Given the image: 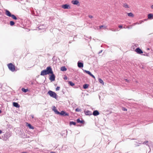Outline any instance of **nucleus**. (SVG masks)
<instances>
[{
    "label": "nucleus",
    "mask_w": 153,
    "mask_h": 153,
    "mask_svg": "<svg viewBox=\"0 0 153 153\" xmlns=\"http://www.w3.org/2000/svg\"><path fill=\"white\" fill-rule=\"evenodd\" d=\"M51 74H53V71L51 66H48L46 69L41 71L40 75L45 76Z\"/></svg>",
    "instance_id": "obj_1"
},
{
    "label": "nucleus",
    "mask_w": 153,
    "mask_h": 153,
    "mask_svg": "<svg viewBox=\"0 0 153 153\" xmlns=\"http://www.w3.org/2000/svg\"><path fill=\"white\" fill-rule=\"evenodd\" d=\"M8 67L10 70L12 71H15V66L12 63H10L7 65Z\"/></svg>",
    "instance_id": "obj_2"
},
{
    "label": "nucleus",
    "mask_w": 153,
    "mask_h": 153,
    "mask_svg": "<svg viewBox=\"0 0 153 153\" xmlns=\"http://www.w3.org/2000/svg\"><path fill=\"white\" fill-rule=\"evenodd\" d=\"M48 94L51 97L56 98L57 95L54 92L51 91H49L48 92Z\"/></svg>",
    "instance_id": "obj_3"
},
{
    "label": "nucleus",
    "mask_w": 153,
    "mask_h": 153,
    "mask_svg": "<svg viewBox=\"0 0 153 153\" xmlns=\"http://www.w3.org/2000/svg\"><path fill=\"white\" fill-rule=\"evenodd\" d=\"M71 3L74 5H76L79 6L80 5V3L78 0H73L71 1Z\"/></svg>",
    "instance_id": "obj_4"
},
{
    "label": "nucleus",
    "mask_w": 153,
    "mask_h": 153,
    "mask_svg": "<svg viewBox=\"0 0 153 153\" xmlns=\"http://www.w3.org/2000/svg\"><path fill=\"white\" fill-rule=\"evenodd\" d=\"M135 51L138 54H141L143 53V51L139 48H137L136 49Z\"/></svg>",
    "instance_id": "obj_5"
},
{
    "label": "nucleus",
    "mask_w": 153,
    "mask_h": 153,
    "mask_svg": "<svg viewBox=\"0 0 153 153\" xmlns=\"http://www.w3.org/2000/svg\"><path fill=\"white\" fill-rule=\"evenodd\" d=\"M51 74V75L50 76L49 78L50 80L51 81H54L55 79L54 75L53 74H53Z\"/></svg>",
    "instance_id": "obj_6"
},
{
    "label": "nucleus",
    "mask_w": 153,
    "mask_h": 153,
    "mask_svg": "<svg viewBox=\"0 0 153 153\" xmlns=\"http://www.w3.org/2000/svg\"><path fill=\"white\" fill-rule=\"evenodd\" d=\"M77 66L79 68H82L83 67V63L82 62L78 61L77 63Z\"/></svg>",
    "instance_id": "obj_7"
},
{
    "label": "nucleus",
    "mask_w": 153,
    "mask_h": 153,
    "mask_svg": "<svg viewBox=\"0 0 153 153\" xmlns=\"http://www.w3.org/2000/svg\"><path fill=\"white\" fill-rule=\"evenodd\" d=\"M84 113L86 115H92V113L91 111L88 110L87 111H84Z\"/></svg>",
    "instance_id": "obj_8"
},
{
    "label": "nucleus",
    "mask_w": 153,
    "mask_h": 153,
    "mask_svg": "<svg viewBox=\"0 0 153 153\" xmlns=\"http://www.w3.org/2000/svg\"><path fill=\"white\" fill-rule=\"evenodd\" d=\"M76 122L77 123H80L82 124H84L85 123L84 121L83 120H80V118H78L76 120Z\"/></svg>",
    "instance_id": "obj_9"
},
{
    "label": "nucleus",
    "mask_w": 153,
    "mask_h": 153,
    "mask_svg": "<svg viewBox=\"0 0 153 153\" xmlns=\"http://www.w3.org/2000/svg\"><path fill=\"white\" fill-rule=\"evenodd\" d=\"M5 14L7 16L9 17H11L12 15L10 12L7 10H5Z\"/></svg>",
    "instance_id": "obj_10"
},
{
    "label": "nucleus",
    "mask_w": 153,
    "mask_h": 153,
    "mask_svg": "<svg viewBox=\"0 0 153 153\" xmlns=\"http://www.w3.org/2000/svg\"><path fill=\"white\" fill-rule=\"evenodd\" d=\"M93 114L94 116H97L99 114V113L97 110H95L93 111Z\"/></svg>",
    "instance_id": "obj_11"
},
{
    "label": "nucleus",
    "mask_w": 153,
    "mask_h": 153,
    "mask_svg": "<svg viewBox=\"0 0 153 153\" xmlns=\"http://www.w3.org/2000/svg\"><path fill=\"white\" fill-rule=\"evenodd\" d=\"M53 110L55 114H58L59 113V112L57 111L56 108L54 106L53 107Z\"/></svg>",
    "instance_id": "obj_12"
},
{
    "label": "nucleus",
    "mask_w": 153,
    "mask_h": 153,
    "mask_svg": "<svg viewBox=\"0 0 153 153\" xmlns=\"http://www.w3.org/2000/svg\"><path fill=\"white\" fill-rule=\"evenodd\" d=\"M58 114H59L61 115H65L66 116L67 115V114L64 111H62L61 112H59V113Z\"/></svg>",
    "instance_id": "obj_13"
},
{
    "label": "nucleus",
    "mask_w": 153,
    "mask_h": 153,
    "mask_svg": "<svg viewBox=\"0 0 153 153\" xmlns=\"http://www.w3.org/2000/svg\"><path fill=\"white\" fill-rule=\"evenodd\" d=\"M148 19H153V15L152 13H150L148 15Z\"/></svg>",
    "instance_id": "obj_14"
},
{
    "label": "nucleus",
    "mask_w": 153,
    "mask_h": 153,
    "mask_svg": "<svg viewBox=\"0 0 153 153\" xmlns=\"http://www.w3.org/2000/svg\"><path fill=\"white\" fill-rule=\"evenodd\" d=\"M13 106L16 108H19L20 107V105L17 102H13Z\"/></svg>",
    "instance_id": "obj_15"
},
{
    "label": "nucleus",
    "mask_w": 153,
    "mask_h": 153,
    "mask_svg": "<svg viewBox=\"0 0 153 153\" xmlns=\"http://www.w3.org/2000/svg\"><path fill=\"white\" fill-rule=\"evenodd\" d=\"M26 126H28L30 129H34V127L31 124L28 123H26Z\"/></svg>",
    "instance_id": "obj_16"
},
{
    "label": "nucleus",
    "mask_w": 153,
    "mask_h": 153,
    "mask_svg": "<svg viewBox=\"0 0 153 153\" xmlns=\"http://www.w3.org/2000/svg\"><path fill=\"white\" fill-rule=\"evenodd\" d=\"M123 6L124 7L126 8H129V6L126 3H123Z\"/></svg>",
    "instance_id": "obj_17"
},
{
    "label": "nucleus",
    "mask_w": 153,
    "mask_h": 153,
    "mask_svg": "<svg viewBox=\"0 0 153 153\" xmlns=\"http://www.w3.org/2000/svg\"><path fill=\"white\" fill-rule=\"evenodd\" d=\"M83 70L84 72H85V73L88 74L89 75H90L91 74V72L89 71H87L86 70H84L83 69Z\"/></svg>",
    "instance_id": "obj_18"
},
{
    "label": "nucleus",
    "mask_w": 153,
    "mask_h": 153,
    "mask_svg": "<svg viewBox=\"0 0 153 153\" xmlns=\"http://www.w3.org/2000/svg\"><path fill=\"white\" fill-rule=\"evenodd\" d=\"M88 86L89 85L88 84H85L83 85V87L84 89H86L88 88Z\"/></svg>",
    "instance_id": "obj_19"
},
{
    "label": "nucleus",
    "mask_w": 153,
    "mask_h": 153,
    "mask_svg": "<svg viewBox=\"0 0 153 153\" xmlns=\"http://www.w3.org/2000/svg\"><path fill=\"white\" fill-rule=\"evenodd\" d=\"M66 70L67 69L65 66H62L61 68V70L62 71H66Z\"/></svg>",
    "instance_id": "obj_20"
},
{
    "label": "nucleus",
    "mask_w": 153,
    "mask_h": 153,
    "mask_svg": "<svg viewBox=\"0 0 153 153\" xmlns=\"http://www.w3.org/2000/svg\"><path fill=\"white\" fill-rule=\"evenodd\" d=\"M127 14L130 17H133L134 16V14L132 13H128Z\"/></svg>",
    "instance_id": "obj_21"
},
{
    "label": "nucleus",
    "mask_w": 153,
    "mask_h": 153,
    "mask_svg": "<svg viewBox=\"0 0 153 153\" xmlns=\"http://www.w3.org/2000/svg\"><path fill=\"white\" fill-rule=\"evenodd\" d=\"M76 124V123L75 122L73 121H70L69 123V125L71 126L72 125H75Z\"/></svg>",
    "instance_id": "obj_22"
},
{
    "label": "nucleus",
    "mask_w": 153,
    "mask_h": 153,
    "mask_svg": "<svg viewBox=\"0 0 153 153\" xmlns=\"http://www.w3.org/2000/svg\"><path fill=\"white\" fill-rule=\"evenodd\" d=\"M22 91L24 92H26L27 91H28V89H25L24 88H23L22 89Z\"/></svg>",
    "instance_id": "obj_23"
},
{
    "label": "nucleus",
    "mask_w": 153,
    "mask_h": 153,
    "mask_svg": "<svg viewBox=\"0 0 153 153\" xmlns=\"http://www.w3.org/2000/svg\"><path fill=\"white\" fill-rule=\"evenodd\" d=\"M68 83L71 86H73L74 85V84L71 81H68Z\"/></svg>",
    "instance_id": "obj_24"
},
{
    "label": "nucleus",
    "mask_w": 153,
    "mask_h": 153,
    "mask_svg": "<svg viewBox=\"0 0 153 153\" xmlns=\"http://www.w3.org/2000/svg\"><path fill=\"white\" fill-rule=\"evenodd\" d=\"M98 80H99V82L100 83L102 84L103 85H104V82L102 79H101L100 78H99L98 79Z\"/></svg>",
    "instance_id": "obj_25"
},
{
    "label": "nucleus",
    "mask_w": 153,
    "mask_h": 153,
    "mask_svg": "<svg viewBox=\"0 0 153 153\" xmlns=\"http://www.w3.org/2000/svg\"><path fill=\"white\" fill-rule=\"evenodd\" d=\"M144 53L142 54V55L144 56H149V53H146L145 52H144Z\"/></svg>",
    "instance_id": "obj_26"
},
{
    "label": "nucleus",
    "mask_w": 153,
    "mask_h": 153,
    "mask_svg": "<svg viewBox=\"0 0 153 153\" xmlns=\"http://www.w3.org/2000/svg\"><path fill=\"white\" fill-rule=\"evenodd\" d=\"M11 17L13 19H14L15 20L17 19V18H16V17L14 15H12Z\"/></svg>",
    "instance_id": "obj_27"
},
{
    "label": "nucleus",
    "mask_w": 153,
    "mask_h": 153,
    "mask_svg": "<svg viewBox=\"0 0 153 153\" xmlns=\"http://www.w3.org/2000/svg\"><path fill=\"white\" fill-rule=\"evenodd\" d=\"M62 7L64 9H67V4H65V5H62Z\"/></svg>",
    "instance_id": "obj_28"
},
{
    "label": "nucleus",
    "mask_w": 153,
    "mask_h": 153,
    "mask_svg": "<svg viewBox=\"0 0 153 153\" xmlns=\"http://www.w3.org/2000/svg\"><path fill=\"white\" fill-rule=\"evenodd\" d=\"M15 24V23L13 21H11L10 22V24L11 26H13V25Z\"/></svg>",
    "instance_id": "obj_29"
},
{
    "label": "nucleus",
    "mask_w": 153,
    "mask_h": 153,
    "mask_svg": "<svg viewBox=\"0 0 153 153\" xmlns=\"http://www.w3.org/2000/svg\"><path fill=\"white\" fill-rule=\"evenodd\" d=\"M75 111L76 112H79L81 111V109L79 108H77L76 109Z\"/></svg>",
    "instance_id": "obj_30"
},
{
    "label": "nucleus",
    "mask_w": 153,
    "mask_h": 153,
    "mask_svg": "<svg viewBox=\"0 0 153 153\" xmlns=\"http://www.w3.org/2000/svg\"><path fill=\"white\" fill-rule=\"evenodd\" d=\"M124 80H125L126 82H128V83H129L130 82V80H128V79H124Z\"/></svg>",
    "instance_id": "obj_31"
},
{
    "label": "nucleus",
    "mask_w": 153,
    "mask_h": 153,
    "mask_svg": "<svg viewBox=\"0 0 153 153\" xmlns=\"http://www.w3.org/2000/svg\"><path fill=\"white\" fill-rule=\"evenodd\" d=\"M118 27L120 28H123V26L122 25H119L118 26Z\"/></svg>",
    "instance_id": "obj_32"
},
{
    "label": "nucleus",
    "mask_w": 153,
    "mask_h": 153,
    "mask_svg": "<svg viewBox=\"0 0 153 153\" xmlns=\"http://www.w3.org/2000/svg\"><path fill=\"white\" fill-rule=\"evenodd\" d=\"M144 22V21H142V20H141V21H140L139 23V24H141L142 22Z\"/></svg>",
    "instance_id": "obj_33"
},
{
    "label": "nucleus",
    "mask_w": 153,
    "mask_h": 153,
    "mask_svg": "<svg viewBox=\"0 0 153 153\" xmlns=\"http://www.w3.org/2000/svg\"><path fill=\"white\" fill-rule=\"evenodd\" d=\"M60 88V87H57L56 88V91L59 90Z\"/></svg>",
    "instance_id": "obj_34"
},
{
    "label": "nucleus",
    "mask_w": 153,
    "mask_h": 153,
    "mask_svg": "<svg viewBox=\"0 0 153 153\" xmlns=\"http://www.w3.org/2000/svg\"><path fill=\"white\" fill-rule=\"evenodd\" d=\"M90 76H92L94 78H95V77L94 76V75H93L92 74H91Z\"/></svg>",
    "instance_id": "obj_35"
},
{
    "label": "nucleus",
    "mask_w": 153,
    "mask_h": 153,
    "mask_svg": "<svg viewBox=\"0 0 153 153\" xmlns=\"http://www.w3.org/2000/svg\"><path fill=\"white\" fill-rule=\"evenodd\" d=\"M88 16L91 19L93 17V16L91 15H89Z\"/></svg>",
    "instance_id": "obj_36"
},
{
    "label": "nucleus",
    "mask_w": 153,
    "mask_h": 153,
    "mask_svg": "<svg viewBox=\"0 0 153 153\" xmlns=\"http://www.w3.org/2000/svg\"><path fill=\"white\" fill-rule=\"evenodd\" d=\"M148 142V141H145L143 142V144H146Z\"/></svg>",
    "instance_id": "obj_37"
},
{
    "label": "nucleus",
    "mask_w": 153,
    "mask_h": 153,
    "mask_svg": "<svg viewBox=\"0 0 153 153\" xmlns=\"http://www.w3.org/2000/svg\"><path fill=\"white\" fill-rule=\"evenodd\" d=\"M71 8V6L69 5L68 4V9H70Z\"/></svg>",
    "instance_id": "obj_38"
},
{
    "label": "nucleus",
    "mask_w": 153,
    "mask_h": 153,
    "mask_svg": "<svg viewBox=\"0 0 153 153\" xmlns=\"http://www.w3.org/2000/svg\"><path fill=\"white\" fill-rule=\"evenodd\" d=\"M135 25V23H134L132 24L131 25V26H134V25Z\"/></svg>",
    "instance_id": "obj_39"
},
{
    "label": "nucleus",
    "mask_w": 153,
    "mask_h": 153,
    "mask_svg": "<svg viewBox=\"0 0 153 153\" xmlns=\"http://www.w3.org/2000/svg\"><path fill=\"white\" fill-rule=\"evenodd\" d=\"M64 79H65V80H66V79H67V77L65 76L64 77Z\"/></svg>",
    "instance_id": "obj_40"
},
{
    "label": "nucleus",
    "mask_w": 153,
    "mask_h": 153,
    "mask_svg": "<svg viewBox=\"0 0 153 153\" xmlns=\"http://www.w3.org/2000/svg\"><path fill=\"white\" fill-rule=\"evenodd\" d=\"M103 27V25H101L100 26V28H102V27Z\"/></svg>",
    "instance_id": "obj_41"
},
{
    "label": "nucleus",
    "mask_w": 153,
    "mask_h": 153,
    "mask_svg": "<svg viewBox=\"0 0 153 153\" xmlns=\"http://www.w3.org/2000/svg\"><path fill=\"white\" fill-rule=\"evenodd\" d=\"M110 30H111L112 31H115V30L114 29H110Z\"/></svg>",
    "instance_id": "obj_42"
},
{
    "label": "nucleus",
    "mask_w": 153,
    "mask_h": 153,
    "mask_svg": "<svg viewBox=\"0 0 153 153\" xmlns=\"http://www.w3.org/2000/svg\"><path fill=\"white\" fill-rule=\"evenodd\" d=\"M31 117L32 118H33L34 116L33 115H32L31 116Z\"/></svg>",
    "instance_id": "obj_43"
},
{
    "label": "nucleus",
    "mask_w": 153,
    "mask_h": 153,
    "mask_svg": "<svg viewBox=\"0 0 153 153\" xmlns=\"http://www.w3.org/2000/svg\"><path fill=\"white\" fill-rule=\"evenodd\" d=\"M135 23V25L139 24V23L138 22H136V23Z\"/></svg>",
    "instance_id": "obj_44"
},
{
    "label": "nucleus",
    "mask_w": 153,
    "mask_h": 153,
    "mask_svg": "<svg viewBox=\"0 0 153 153\" xmlns=\"http://www.w3.org/2000/svg\"><path fill=\"white\" fill-rule=\"evenodd\" d=\"M2 131L1 130H0V134H1L2 133Z\"/></svg>",
    "instance_id": "obj_45"
},
{
    "label": "nucleus",
    "mask_w": 153,
    "mask_h": 153,
    "mask_svg": "<svg viewBox=\"0 0 153 153\" xmlns=\"http://www.w3.org/2000/svg\"><path fill=\"white\" fill-rule=\"evenodd\" d=\"M151 8L152 9H153V5H152L151 6Z\"/></svg>",
    "instance_id": "obj_46"
},
{
    "label": "nucleus",
    "mask_w": 153,
    "mask_h": 153,
    "mask_svg": "<svg viewBox=\"0 0 153 153\" xmlns=\"http://www.w3.org/2000/svg\"><path fill=\"white\" fill-rule=\"evenodd\" d=\"M51 153H55V152H51Z\"/></svg>",
    "instance_id": "obj_47"
},
{
    "label": "nucleus",
    "mask_w": 153,
    "mask_h": 153,
    "mask_svg": "<svg viewBox=\"0 0 153 153\" xmlns=\"http://www.w3.org/2000/svg\"><path fill=\"white\" fill-rule=\"evenodd\" d=\"M106 27H106V26L105 27H104V28L105 29H106Z\"/></svg>",
    "instance_id": "obj_48"
},
{
    "label": "nucleus",
    "mask_w": 153,
    "mask_h": 153,
    "mask_svg": "<svg viewBox=\"0 0 153 153\" xmlns=\"http://www.w3.org/2000/svg\"><path fill=\"white\" fill-rule=\"evenodd\" d=\"M149 50V48H147V50Z\"/></svg>",
    "instance_id": "obj_49"
},
{
    "label": "nucleus",
    "mask_w": 153,
    "mask_h": 153,
    "mask_svg": "<svg viewBox=\"0 0 153 153\" xmlns=\"http://www.w3.org/2000/svg\"><path fill=\"white\" fill-rule=\"evenodd\" d=\"M124 110L125 111H127V109H124Z\"/></svg>",
    "instance_id": "obj_50"
},
{
    "label": "nucleus",
    "mask_w": 153,
    "mask_h": 153,
    "mask_svg": "<svg viewBox=\"0 0 153 153\" xmlns=\"http://www.w3.org/2000/svg\"><path fill=\"white\" fill-rule=\"evenodd\" d=\"M1 111L0 110V113H1Z\"/></svg>",
    "instance_id": "obj_51"
},
{
    "label": "nucleus",
    "mask_w": 153,
    "mask_h": 153,
    "mask_svg": "<svg viewBox=\"0 0 153 153\" xmlns=\"http://www.w3.org/2000/svg\"><path fill=\"white\" fill-rule=\"evenodd\" d=\"M146 20H147V19H144V21H146Z\"/></svg>",
    "instance_id": "obj_52"
},
{
    "label": "nucleus",
    "mask_w": 153,
    "mask_h": 153,
    "mask_svg": "<svg viewBox=\"0 0 153 153\" xmlns=\"http://www.w3.org/2000/svg\"><path fill=\"white\" fill-rule=\"evenodd\" d=\"M101 52H102V51H100V52H99V53Z\"/></svg>",
    "instance_id": "obj_53"
},
{
    "label": "nucleus",
    "mask_w": 153,
    "mask_h": 153,
    "mask_svg": "<svg viewBox=\"0 0 153 153\" xmlns=\"http://www.w3.org/2000/svg\"><path fill=\"white\" fill-rule=\"evenodd\" d=\"M101 52H102V51H100V52H99V53Z\"/></svg>",
    "instance_id": "obj_54"
}]
</instances>
